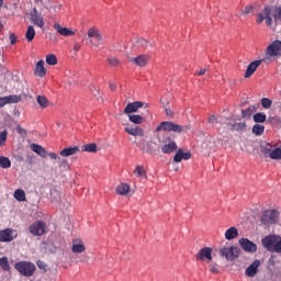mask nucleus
<instances>
[{
  "instance_id": "nucleus-50",
  "label": "nucleus",
  "mask_w": 281,
  "mask_h": 281,
  "mask_svg": "<svg viewBox=\"0 0 281 281\" xmlns=\"http://www.w3.org/2000/svg\"><path fill=\"white\" fill-rule=\"evenodd\" d=\"M136 43L138 46L144 47V49H148V41L140 37Z\"/></svg>"
},
{
  "instance_id": "nucleus-26",
  "label": "nucleus",
  "mask_w": 281,
  "mask_h": 281,
  "mask_svg": "<svg viewBox=\"0 0 281 281\" xmlns=\"http://www.w3.org/2000/svg\"><path fill=\"white\" fill-rule=\"evenodd\" d=\"M225 238L226 240H234V238H238V228L237 227H231L225 232Z\"/></svg>"
},
{
  "instance_id": "nucleus-60",
  "label": "nucleus",
  "mask_w": 281,
  "mask_h": 281,
  "mask_svg": "<svg viewBox=\"0 0 281 281\" xmlns=\"http://www.w3.org/2000/svg\"><path fill=\"white\" fill-rule=\"evenodd\" d=\"M48 157H49L50 159L56 160V159H58V154H56V153H49V154H48Z\"/></svg>"
},
{
  "instance_id": "nucleus-2",
  "label": "nucleus",
  "mask_w": 281,
  "mask_h": 281,
  "mask_svg": "<svg viewBox=\"0 0 281 281\" xmlns=\"http://www.w3.org/2000/svg\"><path fill=\"white\" fill-rule=\"evenodd\" d=\"M14 269L24 278H32L36 273V265L31 261H18L14 265Z\"/></svg>"
},
{
  "instance_id": "nucleus-34",
  "label": "nucleus",
  "mask_w": 281,
  "mask_h": 281,
  "mask_svg": "<svg viewBox=\"0 0 281 281\" xmlns=\"http://www.w3.org/2000/svg\"><path fill=\"white\" fill-rule=\"evenodd\" d=\"M136 146H137V148H140V150L143 153H147L149 155H153V147H150L149 143H145L143 146H142V143H136Z\"/></svg>"
},
{
  "instance_id": "nucleus-35",
  "label": "nucleus",
  "mask_w": 281,
  "mask_h": 281,
  "mask_svg": "<svg viewBox=\"0 0 281 281\" xmlns=\"http://www.w3.org/2000/svg\"><path fill=\"white\" fill-rule=\"evenodd\" d=\"M37 104H40L42 109H47V106H49V100H47L45 95H37Z\"/></svg>"
},
{
  "instance_id": "nucleus-30",
  "label": "nucleus",
  "mask_w": 281,
  "mask_h": 281,
  "mask_svg": "<svg viewBox=\"0 0 281 281\" xmlns=\"http://www.w3.org/2000/svg\"><path fill=\"white\" fill-rule=\"evenodd\" d=\"M263 14L266 16V19H265L266 25H268V26L273 25V20L271 19V8L270 7H266L263 9Z\"/></svg>"
},
{
  "instance_id": "nucleus-23",
  "label": "nucleus",
  "mask_w": 281,
  "mask_h": 281,
  "mask_svg": "<svg viewBox=\"0 0 281 281\" xmlns=\"http://www.w3.org/2000/svg\"><path fill=\"white\" fill-rule=\"evenodd\" d=\"M125 132H127L128 135H133V137H144V130L139 126L125 127Z\"/></svg>"
},
{
  "instance_id": "nucleus-12",
  "label": "nucleus",
  "mask_w": 281,
  "mask_h": 281,
  "mask_svg": "<svg viewBox=\"0 0 281 281\" xmlns=\"http://www.w3.org/2000/svg\"><path fill=\"white\" fill-rule=\"evenodd\" d=\"M143 106H145V109H148V104L142 102V101H135L132 103H128L123 113H125V115H131V113H137V111H139V109H142Z\"/></svg>"
},
{
  "instance_id": "nucleus-19",
  "label": "nucleus",
  "mask_w": 281,
  "mask_h": 281,
  "mask_svg": "<svg viewBox=\"0 0 281 281\" xmlns=\"http://www.w3.org/2000/svg\"><path fill=\"white\" fill-rule=\"evenodd\" d=\"M80 153V148L78 146L66 147L59 151L60 157H71L74 155H78Z\"/></svg>"
},
{
  "instance_id": "nucleus-29",
  "label": "nucleus",
  "mask_w": 281,
  "mask_h": 281,
  "mask_svg": "<svg viewBox=\"0 0 281 281\" xmlns=\"http://www.w3.org/2000/svg\"><path fill=\"white\" fill-rule=\"evenodd\" d=\"M128 120L132 124H144L146 120L139 114H128Z\"/></svg>"
},
{
  "instance_id": "nucleus-58",
  "label": "nucleus",
  "mask_w": 281,
  "mask_h": 281,
  "mask_svg": "<svg viewBox=\"0 0 281 281\" xmlns=\"http://www.w3.org/2000/svg\"><path fill=\"white\" fill-rule=\"evenodd\" d=\"M210 271H211V273H218V268H216V265L211 263L210 265Z\"/></svg>"
},
{
  "instance_id": "nucleus-39",
  "label": "nucleus",
  "mask_w": 281,
  "mask_h": 281,
  "mask_svg": "<svg viewBox=\"0 0 281 281\" xmlns=\"http://www.w3.org/2000/svg\"><path fill=\"white\" fill-rule=\"evenodd\" d=\"M252 133H254V135H257V136L263 135V133H265V125L255 124L252 126Z\"/></svg>"
},
{
  "instance_id": "nucleus-64",
  "label": "nucleus",
  "mask_w": 281,
  "mask_h": 281,
  "mask_svg": "<svg viewBox=\"0 0 281 281\" xmlns=\"http://www.w3.org/2000/svg\"><path fill=\"white\" fill-rule=\"evenodd\" d=\"M78 49H80V47L78 45L75 46V52H78Z\"/></svg>"
},
{
  "instance_id": "nucleus-24",
  "label": "nucleus",
  "mask_w": 281,
  "mask_h": 281,
  "mask_svg": "<svg viewBox=\"0 0 281 281\" xmlns=\"http://www.w3.org/2000/svg\"><path fill=\"white\" fill-rule=\"evenodd\" d=\"M44 8H46V10H48V12H58L60 11V3L56 2V1H46L44 2Z\"/></svg>"
},
{
  "instance_id": "nucleus-38",
  "label": "nucleus",
  "mask_w": 281,
  "mask_h": 281,
  "mask_svg": "<svg viewBox=\"0 0 281 281\" xmlns=\"http://www.w3.org/2000/svg\"><path fill=\"white\" fill-rule=\"evenodd\" d=\"M12 161L5 156H0V168H11Z\"/></svg>"
},
{
  "instance_id": "nucleus-3",
  "label": "nucleus",
  "mask_w": 281,
  "mask_h": 281,
  "mask_svg": "<svg viewBox=\"0 0 281 281\" xmlns=\"http://www.w3.org/2000/svg\"><path fill=\"white\" fill-rule=\"evenodd\" d=\"M220 256L225 258L228 262H234L240 256V248L236 246L224 247L220 249Z\"/></svg>"
},
{
  "instance_id": "nucleus-40",
  "label": "nucleus",
  "mask_w": 281,
  "mask_h": 281,
  "mask_svg": "<svg viewBox=\"0 0 281 281\" xmlns=\"http://www.w3.org/2000/svg\"><path fill=\"white\" fill-rule=\"evenodd\" d=\"M269 157H270V159H274L277 161H280V159H281V148L277 147V148L272 149Z\"/></svg>"
},
{
  "instance_id": "nucleus-18",
  "label": "nucleus",
  "mask_w": 281,
  "mask_h": 281,
  "mask_svg": "<svg viewBox=\"0 0 281 281\" xmlns=\"http://www.w3.org/2000/svg\"><path fill=\"white\" fill-rule=\"evenodd\" d=\"M54 29L60 34V36H75L76 32L68 27H63L60 23H55Z\"/></svg>"
},
{
  "instance_id": "nucleus-8",
  "label": "nucleus",
  "mask_w": 281,
  "mask_h": 281,
  "mask_svg": "<svg viewBox=\"0 0 281 281\" xmlns=\"http://www.w3.org/2000/svg\"><path fill=\"white\" fill-rule=\"evenodd\" d=\"M46 224L43 221H35L33 224L30 225L29 232L32 236H43L45 234Z\"/></svg>"
},
{
  "instance_id": "nucleus-10",
  "label": "nucleus",
  "mask_w": 281,
  "mask_h": 281,
  "mask_svg": "<svg viewBox=\"0 0 281 281\" xmlns=\"http://www.w3.org/2000/svg\"><path fill=\"white\" fill-rule=\"evenodd\" d=\"M31 16V23L33 25H36L37 27L43 29L45 26V19L43 18V14L38 12V9L36 7L33 8V10L30 13Z\"/></svg>"
},
{
  "instance_id": "nucleus-13",
  "label": "nucleus",
  "mask_w": 281,
  "mask_h": 281,
  "mask_svg": "<svg viewBox=\"0 0 281 281\" xmlns=\"http://www.w3.org/2000/svg\"><path fill=\"white\" fill-rule=\"evenodd\" d=\"M196 260H201L202 262H212V248L204 247L195 255Z\"/></svg>"
},
{
  "instance_id": "nucleus-9",
  "label": "nucleus",
  "mask_w": 281,
  "mask_h": 281,
  "mask_svg": "<svg viewBox=\"0 0 281 281\" xmlns=\"http://www.w3.org/2000/svg\"><path fill=\"white\" fill-rule=\"evenodd\" d=\"M88 38H90L91 45H94V47H100V44L102 43V34H100V30L90 27L88 30Z\"/></svg>"
},
{
  "instance_id": "nucleus-14",
  "label": "nucleus",
  "mask_w": 281,
  "mask_h": 281,
  "mask_svg": "<svg viewBox=\"0 0 281 281\" xmlns=\"http://www.w3.org/2000/svg\"><path fill=\"white\" fill-rule=\"evenodd\" d=\"M262 63H265L263 59L251 61L245 71L244 78H251V76L256 74V71L258 70L260 65H262Z\"/></svg>"
},
{
  "instance_id": "nucleus-16",
  "label": "nucleus",
  "mask_w": 281,
  "mask_h": 281,
  "mask_svg": "<svg viewBox=\"0 0 281 281\" xmlns=\"http://www.w3.org/2000/svg\"><path fill=\"white\" fill-rule=\"evenodd\" d=\"M175 150H177V143L171 138H168V143H165L161 147V153H164V155H170L175 153Z\"/></svg>"
},
{
  "instance_id": "nucleus-28",
  "label": "nucleus",
  "mask_w": 281,
  "mask_h": 281,
  "mask_svg": "<svg viewBox=\"0 0 281 281\" xmlns=\"http://www.w3.org/2000/svg\"><path fill=\"white\" fill-rule=\"evenodd\" d=\"M258 106H260V104L250 105L248 109L243 110L241 116L243 117H251V115H254V113H256V111H258Z\"/></svg>"
},
{
  "instance_id": "nucleus-43",
  "label": "nucleus",
  "mask_w": 281,
  "mask_h": 281,
  "mask_svg": "<svg viewBox=\"0 0 281 281\" xmlns=\"http://www.w3.org/2000/svg\"><path fill=\"white\" fill-rule=\"evenodd\" d=\"M0 267L2 271H10V263L8 262V257L0 258Z\"/></svg>"
},
{
  "instance_id": "nucleus-44",
  "label": "nucleus",
  "mask_w": 281,
  "mask_h": 281,
  "mask_svg": "<svg viewBox=\"0 0 281 281\" xmlns=\"http://www.w3.org/2000/svg\"><path fill=\"white\" fill-rule=\"evenodd\" d=\"M47 65H58V58L54 54H49L46 56Z\"/></svg>"
},
{
  "instance_id": "nucleus-54",
  "label": "nucleus",
  "mask_w": 281,
  "mask_h": 281,
  "mask_svg": "<svg viewBox=\"0 0 281 281\" xmlns=\"http://www.w3.org/2000/svg\"><path fill=\"white\" fill-rule=\"evenodd\" d=\"M266 15H265V11L262 13H259L257 15V23L260 25V23H262V21H265Z\"/></svg>"
},
{
  "instance_id": "nucleus-6",
  "label": "nucleus",
  "mask_w": 281,
  "mask_h": 281,
  "mask_svg": "<svg viewBox=\"0 0 281 281\" xmlns=\"http://www.w3.org/2000/svg\"><path fill=\"white\" fill-rule=\"evenodd\" d=\"M273 56H281V42L280 40H277L272 42L268 47L266 48V55L263 58V61L271 60V57Z\"/></svg>"
},
{
  "instance_id": "nucleus-22",
  "label": "nucleus",
  "mask_w": 281,
  "mask_h": 281,
  "mask_svg": "<svg viewBox=\"0 0 281 281\" xmlns=\"http://www.w3.org/2000/svg\"><path fill=\"white\" fill-rule=\"evenodd\" d=\"M46 74L45 61L40 60L35 66L34 75L37 76V78H45Z\"/></svg>"
},
{
  "instance_id": "nucleus-52",
  "label": "nucleus",
  "mask_w": 281,
  "mask_h": 281,
  "mask_svg": "<svg viewBox=\"0 0 281 281\" xmlns=\"http://www.w3.org/2000/svg\"><path fill=\"white\" fill-rule=\"evenodd\" d=\"M36 265H37L38 269H41L42 271H45V269H47V265L44 263L43 260H37Z\"/></svg>"
},
{
  "instance_id": "nucleus-25",
  "label": "nucleus",
  "mask_w": 281,
  "mask_h": 281,
  "mask_svg": "<svg viewBox=\"0 0 281 281\" xmlns=\"http://www.w3.org/2000/svg\"><path fill=\"white\" fill-rule=\"evenodd\" d=\"M116 194L120 196H125L127 192H131V186L128 183H120L115 189Z\"/></svg>"
},
{
  "instance_id": "nucleus-15",
  "label": "nucleus",
  "mask_w": 281,
  "mask_h": 281,
  "mask_svg": "<svg viewBox=\"0 0 281 281\" xmlns=\"http://www.w3.org/2000/svg\"><path fill=\"white\" fill-rule=\"evenodd\" d=\"M260 259H256L250 266L245 270V273L248 278H255L258 273V267H260Z\"/></svg>"
},
{
  "instance_id": "nucleus-62",
  "label": "nucleus",
  "mask_w": 281,
  "mask_h": 281,
  "mask_svg": "<svg viewBox=\"0 0 281 281\" xmlns=\"http://www.w3.org/2000/svg\"><path fill=\"white\" fill-rule=\"evenodd\" d=\"M205 68L200 69V71L198 72V76H205Z\"/></svg>"
},
{
  "instance_id": "nucleus-11",
  "label": "nucleus",
  "mask_w": 281,
  "mask_h": 281,
  "mask_svg": "<svg viewBox=\"0 0 281 281\" xmlns=\"http://www.w3.org/2000/svg\"><path fill=\"white\" fill-rule=\"evenodd\" d=\"M19 234L13 228H5L0 231V243H12Z\"/></svg>"
},
{
  "instance_id": "nucleus-36",
  "label": "nucleus",
  "mask_w": 281,
  "mask_h": 281,
  "mask_svg": "<svg viewBox=\"0 0 281 281\" xmlns=\"http://www.w3.org/2000/svg\"><path fill=\"white\" fill-rule=\"evenodd\" d=\"M254 122H256L257 124H262V123L267 122V114H265L262 112L255 114Z\"/></svg>"
},
{
  "instance_id": "nucleus-63",
  "label": "nucleus",
  "mask_w": 281,
  "mask_h": 281,
  "mask_svg": "<svg viewBox=\"0 0 281 281\" xmlns=\"http://www.w3.org/2000/svg\"><path fill=\"white\" fill-rule=\"evenodd\" d=\"M110 89H111V91H115V85L111 83Z\"/></svg>"
},
{
  "instance_id": "nucleus-48",
  "label": "nucleus",
  "mask_w": 281,
  "mask_h": 281,
  "mask_svg": "<svg viewBox=\"0 0 281 281\" xmlns=\"http://www.w3.org/2000/svg\"><path fill=\"white\" fill-rule=\"evenodd\" d=\"M271 104H273V102L269 98L261 99V106L263 109H271Z\"/></svg>"
},
{
  "instance_id": "nucleus-27",
  "label": "nucleus",
  "mask_w": 281,
  "mask_h": 281,
  "mask_svg": "<svg viewBox=\"0 0 281 281\" xmlns=\"http://www.w3.org/2000/svg\"><path fill=\"white\" fill-rule=\"evenodd\" d=\"M31 149L33 153H36V155H40V157H47V150H45L43 146L38 144H31Z\"/></svg>"
},
{
  "instance_id": "nucleus-46",
  "label": "nucleus",
  "mask_w": 281,
  "mask_h": 281,
  "mask_svg": "<svg viewBox=\"0 0 281 281\" xmlns=\"http://www.w3.org/2000/svg\"><path fill=\"white\" fill-rule=\"evenodd\" d=\"M5 142H8V130L0 133V146H5Z\"/></svg>"
},
{
  "instance_id": "nucleus-56",
  "label": "nucleus",
  "mask_w": 281,
  "mask_h": 281,
  "mask_svg": "<svg viewBox=\"0 0 281 281\" xmlns=\"http://www.w3.org/2000/svg\"><path fill=\"white\" fill-rule=\"evenodd\" d=\"M5 104H8V98L7 97L0 98V109H3Z\"/></svg>"
},
{
  "instance_id": "nucleus-51",
  "label": "nucleus",
  "mask_w": 281,
  "mask_h": 281,
  "mask_svg": "<svg viewBox=\"0 0 281 281\" xmlns=\"http://www.w3.org/2000/svg\"><path fill=\"white\" fill-rule=\"evenodd\" d=\"M108 63L111 65V67H117L120 65V61L115 57L108 58Z\"/></svg>"
},
{
  "instance_id": "nucleus-5",
  "label": "nucleus",
  "mask_w": 281,
  "mask_h": 281,
  "mask_svg": "<svg viewBox=\"0 0 281 281\" xmlns=\"http://www.w3.org/2000/svg\"><path fill=\"white\" fill-rule=\"evenodd\" d=\"M280 218V212L278 210H267L261 216L262 225H276Z\"/></svg>"
},
{
  "instance_id": "nucleus-31",
  "label": "nucleus",
  "mask_w": 281,
  "mask_h": 281,
  "mask_svg": "<svg viewBox=\"0 0 281 281\" xmlns=\"http://www.w3.org/2000/svg\"><path fill=\"white\" fill-rule=\"evenodd\" d=\"M135 177H140L143 179H148V176L146 173V169H144V166H136L134 170Z\"/></svg>"
},
{
  "instance_id": "nucleus-20",
  "label": "nucleus",
  "mask_w": 281,
  "mask_h": 281,
  "mask_svg": "<svg viewBox=\"0 0 281 281\" xmlns=\"http://www.w3.org/2000/svg\"><path fill=\"white\" fill-rule=\"evenodd\" d=\"M191 158H192V154L190 151L183 153V149H179L173 157V161H176V164H180L182 159L188 161V159H191Z\"/></svg>"
},
{
  "instance_id": "nucleus-32",
  "label": "nucleus",
  "mask_w": 281,
  "mask_h": 281,
  "mask_svg": "<svg viewBox=\"0 0 281 281\" xmlns=\"http://www.w3.org/2000/svg\"><path fill=\"white\" fill-rule=\"evenodd\" d=\"M34 36H36V30H34V26L30 25L26 30L25 38L29 43H32V41H34Z\"/></svg>"
},
{
  "instance_id": "nucleus-21",
  "label": "nucleus",
  "mask_w": 281,
  "mask_h": 281,
  "mask_svg": "<svg viewBox=\"0 0 281 281\" xmlns=\"http://www.w3.org/2000/svg\"><path fill=\"white\" fill-rule=\"evenodd\" d=\"M87 247H85V244L80 239H74L72 240V254H83L86 251Z\"/></svg>"
},
{
  "instance_id": "nucleus-59",
  "label": "nucleus",
  "mask_w": 281,
  "mask_h": 281,
  "mask_svg": "<svg viewBox=\"0 0 281 281\" xmlns=\"http://www.w3.org/2000/svg\"><path fill=\"white\" fill-rule=\"evenodd\" d=\"M165 112H166V115H167L168 117H172V115H173L172 110H170L169 108H166V109H165Z\"/></svg>"
},
{
  "instance_id": "nucleus-42",
  "label": "nucleus",
  "mask_w": 281,
  "mask_h": 281,
  "mask_svg": "<svg viewBox=\"0 0 281 281\" xmlns=\"http://www.w3.org/2000/svg\"><path fill=\"white\" fill-rule=\"evenodd\" d=\"M14 199H16V201H25V191H23V189H18L14 192Z\"/></svg>"
},
{
  "instance_id": "nucleus-57",
  "label": "nucleus",
  "mask_w": 281,
  "mask_h": 281,
  "mask_svg": "<svg viewBox=\"0 0 281 281\" xmlns=\"http://www.w3.org/2000/svg\"><path fill=\"white\" fill-rule=\"evenodd\" d=\"M16 131L20 135H27V131H25V128L21 127V125L16 126Z\"/></svg>"
},
{
  "instance_id": "nucleus-55",
  "label": "nucleus",
  "mask_w": 281,
  "mask_h": 281,
  "mask_svg": "<svg viewBox=\"0 0 281 281\" xmlns=\"http://www.w3.org/2000/svg\"><path fill=\"white\" fill-rule=\"evenodd\" d=\"M9 38H10L11 45H16V40H18L16 34L14 33L10 34Z\"/></svg>"
},
{
  "instance_id": "nucleus-33",
  "label": "nucleus",
  "mask_w": 281,
  "mask_h": 281,
  "mask_svg": "<svg viewBox=\"0 0 281 281\" xmlns=\"http://www.w3.org/2000/svg\"><path fill=\"white\" fill-rule=\"evenodd\" d=\"M82 151L83 153H98V145L95 143L83 145Z\"/></svg>"
},
{
  "instance_id": "nucleus-17",
  "label": "nucleus",
  "mask_w": 281,
  "mask_h": 281,
  "mask_svg": "<svg viewBox=\"0 0 281 281\" xmlns=\"http://www.w3.org/2000/svg\"><path fill=\"white\" fill-rule=\"evenodd\" d=\"M150 61V55H139L135 58L132 59V63H134V65H137V67H146V65H148V63Z\"/></svg>"
},
{
  "instance_id": "nucleus-47",
  "label": "nucleus",
  "mask_w": 281,
  "mask_h": 281,
  "mask_svg": "<svg viewBox=\"0 0 281 281\" xmlns=\"http://www.w3.org/2000/svg\"><path fill=\"white\" fill-rule=\"evenodd\" d=\"M254 10H256V7H254L252 4H249L245 7V9L241 11V14L243 16H247V14L254 13Z\"/></svg>"
},
{
  "instance_id": "nucleus-41",
  "label": "nucleus",
  "mask_w": 281,
  "mask_h": 281,
  "mask_svg": "<svg viewBox=\"0 0 281 281\" xmlns=\"http://www.w3.org/2000/svg\"><path fill=\"white\" fill-rule=\"evenodd\" d=\"M8 104H18V102H21V95L18 94H10L7 97Z\"/></svg>"
},
{
  "instance_id": "nucleus-45",
  "label": "nucleus",
  "mask_w": 281,
  "mask_h": 281,
  "mask_svg": "<svg viewBox=\"0 0 281 281\" xmlns=\"http://www.w3.org/2000/svg\"><path fill=\"white\" fill-rule=\"evenodd\" d=\"M245 128H247V124H245V123H234L231 126L232 131H245Z\"/></svg>"
},
{
  "instance_id": "nucleus-4",
  "label": "nucleus",
  "mask_w": 281,
  "mask_h": 281,
  "mask_svg": "<svg viewBox=\"0 0 281 281\" xmlns=\"http://www.w3.org/2000/svg\"><path fill=\"white\" fill-rule=\"evenodd\" d=\"M187 128L188 126H181L179 124L165 121L156 127V132L159 133V131H167L172 133H183V131H187Z\"/></svg>"
},
{
  "instance_id": "nucleus-49",
  "label": "nucleus",
  "mask_w": 281,
  "mask_h": 281,
  "mask_svg": "<svg viewBox=\"0 0 281 281\" xmlns=\"http://www.w3.org/2000/svg\"><path fill=\"white\" fill-rule=\"evenodd\" d=\"M273 19H274L276 23L281 22V7L274 9Z\"/></svg>"
},
{
  "instance_id": "nucleus-61",
  "label": "nucleus",
  "mask_w": 281,
  "mask_h": 281,
  "mask_svg": "<svg viewBox=\"0 0 281 281\" xmlns=\"http://www.w3.org/2000/svg\"><path fill=\"white\" fill-rule=\"evenodd\" d=\"M64 166H67V159H63L59 164V168H63Z\"/></svg>"
},
{
  "instance_id": "nucleus-1",
  "label": "nucleus",
  "mask_w": 281,
  "mask_h": 281,
  "mask_svg": "<svg viewBox=\"0 0 281 281\" xmlns=\"http://www.w3.org/2000/svg\"><path fill=\"white\" fill-rule=\"evenodd\" d=\"M262 246L272 254H281V237L278 235H268L261 240Z\"/></svg>"
},
{
  "instance_id": "nucleus-37",
  "label": "nucleus",
  "mask_w": 281,
  "mask_h": 281,
  "mask_svg": "<svg viewBox=\"0 0 281 281\" xmlns=\"http://www.w3.org/2000/svg\"><path fill=\"white\" fill-rule=\"evenodd\" d=\"M272 150H273V146H271V144H266L261 146V153L262 155H265V157H270Z\"/></svg>"
},
{
  "instance_id": "nucleus-53",
  "label": "nucleus",
  "mask_w": 281,
  "mask_h": 281,
  "mask_svg": "<svg viewBox=\"0 0 281 281\" xmlns=\"http://www.w3.org/2000/svg\"><path fill=\"white\" fill-rule=\"evenodd\" d=\"M209 124H218V119L216 115H211L207 120Z\"/></svg>"
},
{
  "instance_id": "nucleus-7",
  "label": "nucleus",
  "mask_w": 281,
  "mask_h": 281,
  "mask_svg": "<svg viewBox=\"0 0 281 281\" xmlns=\"http://www.w3.org/2000/svg\"><path fill=\"white\" fill-rule=\"evenodd\" d=\"M238 244L246 254H256L258 251V245L249 240V238L243 237L238 240Z\"/></svg>"
}]
</instances>
